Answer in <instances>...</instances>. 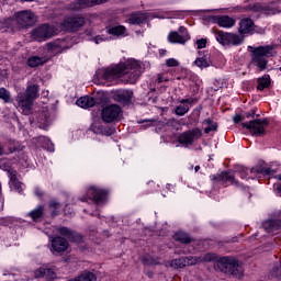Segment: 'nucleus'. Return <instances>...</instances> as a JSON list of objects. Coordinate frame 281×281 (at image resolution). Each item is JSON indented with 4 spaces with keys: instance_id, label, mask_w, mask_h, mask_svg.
<instances>
[{
    "instance_id": "obj_1",
    "label": "nucleus",
    "mask_w": 281,
    "mask_h": 281,
    "mask_svg": "<svg viewBox=\"0 0 281 281\" xmlns=\"http://www.w3.org/2000/svg\"><path fill=\"white\" fill-rule=\"evenodd\" d=\"M142 74H144L142 63L135 58H128L112 68L98 71V76H100L102 80L113 82V80H117V78H123V81L130 85H135Z\"/></svg>"
},
{
    "instance_id": "obj_2",
    "label": "nucleus",
    "mask_w": 281,
    "mask_h": 281,
    "mask_svg": "<svg viewBox=\"0 0 281 281\" xmlns=\"http://www.w3.org/2000/svg\"><path fill=\"white\" fill-rule=\"evenodd\" d=\"M216 260L220 269L225 273H232V276H236V278H240L243 276L238 260L232 257H222L217 259L215 254L207 252L200 257H193V265H201V262H216Z\"/></svg>"
},
{
    "instance_id": "obj_3",
    "label": "nucleus",
    "mask_w": 281,
    "mask_h": 281,
    "mask_svg": "<svg viewBox=\"0 0 281 281\" xmlns=\"http://www.w3.org/2000/svg\"><path fill=\"white\" fill-rule=\"evenodd\" d=\"M36 23V14L31 10H22L14 14V18H9L5 25L9 30H24V27H32Z\"/></svg>"
},
{
    "instance_id": "obj_4",
    "label": "nucleus",
    "mask_w": 281,
    "mask_h": 281,
    "mask_svg": "<svg viewBox=\"0 0 281 281\" xmlns=\"http://www.w3.org/2000/svg\"><path fill=\"white\" fill-rule=\"evenodd\" d=\"M38 86L31 85L26 87L25 93H19L15 98L19 109L23 115H30L32 113V106H34V100L38 98Z\"/></svg>"
},
{
    "instance_id": "obj_5",
    "label": "nucleus",
    "mask_w": 281,
    "mask_h": 281,
    "mask_svg": "<svg viewBox=\"0 0 281 281\" xmlns=\"http://www.w3.org/2000/svg\"><path fill=\"white\" fill-rule=\"evenodd\" d=\"M249 52H251V64L259 69V71H265L267 69V65L269 60L267 58H271L273 56V46H248Z\"/></svg>"
},
{
    "instance_id": "obj_6",
    "label": "nucleus",
    "mask_w": 281,
    "mask_h": 281,
    "mask_svg": "<svg viewBox=\"0 0 281 281\" xmlns=\"http://www.w3.org/2000/svg\"><path fill=\"white\" fill-rule=\"evenodd\" d=\"M215 38L220 45L224 47H232L243 45V37L235 33H227L224 31L215 32Z\"/></svg>"
},
{
    "instance_id": "obj_7",
    "label": "nucleus",
    "mask_w": 281,
    "mask_h": 281,
    "mask_svg": "<svg viewBox=\"0 0 281 281\" xmlns=\"http://www.w3.org/2000/svg\"><path fill=\"white\" fill-rule=\"evenodd\" d=\"M87 20L78 15H67L61 22V30L65 32H78L80 27H85Z\"/></svg>"
},
{
    "instance_id": "obj_8",
    "label": "nucleus",
    "mask_w": 281,
    "mask_h": 281,
    "mask_svg": "<svg viewBox=\"0 0 281 281\" xmlns=\"http://www.w3.org/2000/svg\"><path fill=\"white\" fill-rule=\"evenodd\" d=\"M201 137H203V132L201 128L195 127L181 133L178 136V143L188 148V146H192L194 142H196V139H201Z\"/></svg>"
},
{
    "instance_id": "obj_9",
    "label": "nucleus",
    "mask_w": 281,
    "mask_h": 281,
    "mask_svg": "<svg viewBox=\"0 0 281 281\" xmlns=\"http://www.w3.org/2000/svg\"><path fill=\"white\" fill-rule=\"evenodd\" d=\"M56 32V27L48 24H42L33 29L31 34L34 41L43 43V41H47V38H52V36H55Z\"/></svg>"
},
{
    "instance_id": "obj_10",
    "label": "nucleus",
    "mask_w": 281,
    "mask_h": 281,
    "mask_svg": "<svg viewBox=\"0 0 281 281\" xmlns=\"http://www.w3.org/2000/svg\"><path fill=\"white\" fill-rule=\"evenodd\" d=\"M120 115H122V108L117 104L109 105L101 112L103 122H106L108 124H111V122H117V120H120Z\"/></svg>"
},
{
    "instance_id": "obj_11",
    "label": "nucleus",
    "mask_w": 281,
    "mask_h": 281,
    "mask_svg": "<svg viewBox=\"0 0 281 281\" xmlns=\"http://www.w3.org/2000/svg\"><path fill=\"white\" fill-rule=\"evenodd\" d=\"M87 199H90L95 203V205H102L106 201V191L90 187L87 191V195L81 201H87Z\"/></svg>"
},
{
    "instance_id": "obj_12",
    "label": "nucleus",
    "mask_w": 281,
    "mask_h": 281,
    "mask_svg": "<svg viewBox=\"0 0 281 281\" xmlns=\"http://www.w3.org/2000/svg\"><path fill=\"white\" fill-rule=\"evenodd\" d=\"M190 40V33L188 29L180 26L178 32H170L168 35L169 43H177L179 45H186Z\"/></svg>"
},
{
    "instance_id": "obj_13",
    "label": "nucleus",
    "mask_w": 281,
    "mask_h": 281,
    "mask_svg": "<svg viewBox=\"0 0 281 281\" xmlns=\"http://www.w3.org/2000/svg\"><path fill=\"white\" fill-rule=\"evenodd\" d=\"M244 128H248L252 135H265V127L267 126V120H254L249 123H243Z\"/></svg>"
},
{
    "instance_id": "obj_14",
    "label": "nucleus",
    "mask_w": 281,
    "mask_h": 281,
    "mask_svg": "<svg viewBox=\"0 0 281 281\" xmlns=\"http://www.w3.org/2000/svg\"><path fill=\"white\" fill-rule=\"evenodd\" d=\"M249 172L252 177H258V175H271V168L256 166L252 167L251 169H241V172L238 171L237 175H239L241 179H247Z\"/></svg>"
},
{
    "instance_id": "obj_15",
    "label": "nucleus",
    "mask_w": 281,
    "mask_h": 281,
    "mask_svg": "<svg viewBox=\"0 0 281 281\" xmlns=\"http://www.w3.org/2000/svg\"><path fill=\"white\" fill-rule=\"evenodd\" d=\"M192 266H194L193 257H183L165 262V267H171V269H183V267Z\"/></svg>"
},
{
    "instance_id": "obj_16",
    "label": "nucleus",
    "mask_w": 281,
    "mask_h": 281,
    "mask_svg": "<svg viewBox=\"0 0 281 281\" xmlns=\"http://www.w3.org/2000/svg\"><path fill=\"white\" fill-rule=\"evenodd\" d=\"M67 249H69V243L67 241V239L60 236H57L52 239L50 251L53 254H64V251H67Z\"/></svg>"
},
{
    "instance_id": "obj_17",
    "label": "nucleus",
    "mask_w": 281,
    "mask_h": 281,
    "mask_svg": "<svg viewBox=\"0 0 281 281\" xmlns=\"http://www.w3.org/2000/svg\"><path fill=\"white\" fill-rule=\"evenodd\" d=\"M34 278H47L48 280H54L56 278V272L49 266L44 265L34 271Z\"/></svg>"
},
{
    "instance_id": "obj_18",
    "label": "nucleus",
    "mask_w": 281,
    "mask_h": 281,
    "mask_svg": "<svg viewBox=\"0 0 281 281\" xmlns=\"http://www.w3.org/2000/svg\"><path fill=\"white\" fill-rule=\"evenodd\" d=\"M213 180L217 181L218 183H222V186H234L236 183V180L234 179V173L223 171L222 173L217 176H213Z\"/></svg>"
},
{
    "instance_id": "obj_19",
    "label": "nucleus",
    "mask_w": 281,
    "mask_h": 281,
    "mask_svg": "<svg viewBox=\"0 0 281 281\" xmlns=\"http://www.w3.org/2000/svg\"><path fill=\"white\" fill-rule=\"evenodd\" d=\"M9 186L11 190H15L16 192H23V183L19 181V173L16 172V170L9 171Z\"/></svg>"
},
{
    "instance_id": "obj_20",
    "label": "nucleus",
    "mask_w": 281,
    "mask_h": 281,
    "mask_svg": "<svg viewBox=\"0 0 281 281\" xmlns=\"http://www.w3.org/2000/svg\"><path fill=\"white\" fill-rule=\"evenodd\" d=\"M262 227L265 232L268 234H273V232H278L281 228V217L278 220H267L262 223Z\"/></svg>"
},
{
    "instance_id": "obj_21",
    "label": "nucleus",
    "mask_w": 281,
    "mask_h": 281,
    "mask_svg": "<svg viewBox=\"0 0 281 281\" xmlns=\"http://www.w3.org/2000/svg\"><path fill=\"white\" fill-rule=\"evenodd\" d=\"M106 32L111 36H115V38H125V36H128V30L124 25L111 26Z\"/></svg>"
},
{
    "instance_id": "obj_22",
    "label": "nucleus",
    "mask_w": 281,
    "mask_h": 281,
    "mask_svg": "<svg viewBox=\"0 0 281 281\" xmlns=\"http://www.w3.org/2000/svg\"><path fill=\"white\" fill-rule=\"evenodd\" d=\"M239 34H250L254 32V20L249 18H245L239 22L238 27Z\"/></svg>"
},
{
    "instance_id": "obj_23",
    "label": "nucleus",
    "mask_w": 281,
    "mask_h": 281,
    "mask_svg": "<svg viewBox=\"0 0 281 281\" xmlns=\"http://www.w3.org/2000/svg\"><path fill=\"white\" fill-rule=\"evenodd\" d=\"M194 102V99H182L180 105L176 108V115L183 116L188 111H190V104Z\"/></svg>"
},
{
    "instance_id": "obj_24",
    "label": "nucleus",
    "mask_w": 281,
    "mask_h": 281,
    "mask_svg": "<svg viewBox=\"0 0 281 281\" xmlns=\"http://www.w3.org/2000/svg\"><path fill=\"white\" fill-rule=\"evenodd\" d=\"M76 104L81 109H91L95 106V99L90 95L81 97L76 101Z\"/></svg>"
},
{
    "instance_id": "obj_25",
    "label": "nucleus",
    "mask_w": 281,
    "mask_h": 281,
    "mask_svg": "<svg viewBox=\"0 0 281 281\" xmlns=\"http://www.w3.org/2000/svg\"><path fill=\"white\" fill-rule=\"evenodd\" d=\"M216 23L220 27L229 29V27H234V25H236V20H234L233 18H231L228 15H221V16L216 18Z\"/></svg>"
},
{
    "instance_id": "obj_26",
    "label": "nucleus",
    "mask_w": 281,
    "mask_h": 281,
    "mask_svg": "<svg viewBox=\"0 0 281 281\" xmlns=\"http://www.w3.org/2000/svg\"><path fill=\"white\" fill-rule=\"evenodd\" d=\"M147 19L146 13H133L127 21L131 25H142Z\"/></svg>"
},
{
    "instance_id": "obj_27",
    "label": "nucleus",
    "mask_w": 281,
    "mask_h": 281,
    "mask_svg": "<svg viewBox=\"0 0 281 281\" xmlns=\"http://www.w3.org/2000/svg\"><path fill=\"white\" fill-rule=\"evenodd\" d=\"M69 281H98V277H95V273L90 271H85L78 277L70 279Z\"/></svg>"
},
{
    "instance_id": "obj_28",
    "label": "nucleus",
    "mask_w": 281,
    "mask_h": 281,
    "mask_svg": "<svg viewBox=\"0 0 281 281\" xmlns=\"http://www.w3.org/2000/svg\"><path fill=\"white\" fill-rule=\"evenodd\" d=\"M43 214H45V209L43 206H37L34 210H32L29 213L30 218H32V221H41V218H43Z\"/></svg>"
},
{
    "instance_id": "obj_29",
    "label": "nucleus",
    "mask_w": 281,
    "mask_h": 281,
    "mask_svg": "<svg viewBox=\"0 0 281 281\" xmlns=\"http://www.w3.org/2000/svg\"><path fill=\"white\" fill-rule=\"evenodd\" d=\"M271 85V77L269 75H263L262 78L258 79V91H265Z\"/></svg>"
},
{
    "instance_id": "obj_30",
    "label": "nucleus",
    "mask_w": 281,
    "mask_h": 281,
    "mask_svg": "<svg viewBox=\"0 0 281 281\" xmlns=\"http://www.w3.org/2000/svg\"><path fill=\"white\" fill-rule=\"evenodd\" d=\"M173 238H175V240H178V243H182L183 245H188L192 240L190 238V235H188V233H184V232L176 233Z\"/></svg>"
},
{
    "instance_id": "obj_31",
    "label": "nucleus",
    "mask_w": 281,
    "mask_h": 281,
    "mask_svg": "<svg viewBox=\"0 0 281 281\" xmlns=\"http://www.w3.org/2000/svg\"><path fill=\"white\" fill-rule=\"evenodd\" d=\"M0 100H2V102H4V104H11L12 93L8 89L1 87L0 88Z\"/></svg>"
},
{
    "instance_id": "obj_32",
    "label": "nucleus",
    "mask_w": 281,
    "mask_h": 281,
    "mask_svg": "<svg viewBox=\"0 0 281 281\" xmlns=\"http://www.w3.org/2000/svg\"><path fill=\"white\" fill-rule=\"evenodd\" d=\"M58 232H59V234H61V236H68V238H71V236H72V238H75V240L77 241V243H80V240H82V236H80V235H75L74 233H71V231H69V228H67V227H59L58 228Z\"/></svg>"
},
{
    "instance_id": "obj_33",
    "label": "nucleus",
    "mask_w": 281,
    "mask_h": 281,
    "mask_svg": "<svg viewBox=\"0 0 281 281\" xmlns=\"http://www.w3.org/2000/svg\"><path fill=\"white\" fill-rule=\"evenodd\" d=\"M193 65L195 67H199V69H207L212 65V61L205 59V57H198L194 61Z\"/></svg>"
},
{
    "instance_id": "obj_34",
    "label": "nucleus",
    "mask_w": 281,
    "mask_h": 281,
    "mask_svg": "<svg viewBox=\"0 0 281 281\" xmlns=\"http://www.w3.org/2000/svg\"><path fill=\"white\" fill-rule=\"evenodd\" d=\"M40 140L44 142L40 144L41 148H45V150H48L49 153H54V143L46 136H40Z\"/></svg>"
},
{
    "instance_id": "obj_35",
    "label": "nucleus",
    "mask_w": 281,
    "mask_h": 281,
    "mask_svg": "<svg viewBox=\"0 0 281 281\" xmlns=\"http://www.w3.org/2000/svg\"><path fill=\"white\" fill-rule=\"evenodd\" d=\"M27 65L29 67H38L40 65H43V58L37 56L30 57L27 60Z\"/></svg>"
},
{
    "instance_id": "obj_36",
    "label": "nucleus",
    "mask_w": 281,
    "mask_h": 281,
    "mask_svg": "<svg viewBox=\"0 0 281 281\" xmlns=\"http://www.w3.org/2000/svg\"><path fill=\"white\" fill-rule=\"evenodd\" d=\"M49 49H65V41H57L48 43Z\"/></svg>"
},
{
    "instance_id": "obj_37",
    "label": "nucleus",
    "mask_w": 281,
    "mask_h": 281,
    "mask_svg": "<svg viewBox=\"0 0 281 281\" xmlns=\"http://www.w3.org/2000/svg\"><path fill=\"white\" fill-rule=\"evenodd\" d=\"M205 124H207V127L204 128V133H212V131H216L218 128V125L212 124V120L206 119Z\"/></svg>"
},
{
    "instance_id": "obj_38",
    "label": "nucleus",
    "mask_w": 281,
    "mask_h": 281,
    "mask_svg": "<svg viewBox=\"0 0 281 281\" xmlns=\"http://www.w3.org/2000/svg\"><path fill=\"white\" fill-rule=\"evenodd\" d=\"M102 124H100V122H94L91 124L90 126V131H92V133L100 135V133H102Z\"/></svg>"
},
{
    "instance_id": "obj_39",
    "label": "nucleus",
    "mask_w": 281,
    "mask_h": 281,
    "mask_svg": "<svg viewBox=\"0 0 281 281\" xmlns=\"http://www.w3.org/2000/svg\"><path fill=\"white\" fill-rule=\"evenodd\" d=\"M131 98H133L132 92H123L119 94V102H131Z\"/></svg>"
},
{
    "instance_id": "obj_40",
    "label": "nucleus",
    "mask_w": 281,
    "mask_h": 281,
    "mask_svg": "<svg viewBox=\"0 0 281 281\" xmlns=\"http://www.w3.org/2000/svg\"><path fill=\"white\" fill-rule=\"evenodd\" d=\"M144 265H159V260L150 256H145L142 258Z\"/></svg>"
},
{
    "instance_id": "obj_41",
    "label": "nucleus",
    "mask_w": 281,
    "mask_h": 281,
    "mask_svg": "<svg viewBox=\"0 0 281 281\" xmlns=\"http://www.w3.org/2000/svg\"><path fill=\"white\" fill-rule=\"evenodd\" d=\"M165 64L167 67H179L180 65L179 60L176 58L166 59Z\"/></svg>"
},
{
    "instance_id": "obj_42",
    "label": "nucleus",
    "mask_w": 281,
    "mask_h": 281,
    "mask_svg": "<svg viewBox=\"0 0 281 281\" xmlns=\"http://www.w3.org/2000/svg\"><path fill=\"white\" fill-rule=\"evenodd\" d=\"M93 43H95V45H100V43H104L106 41H109V37L104 36V35H97L95 37L92 38Z\"/></svg>"
},
{
    "instance_id": "obj_43",
    "label": "nucleus",
    "mask_w": 281,
    "mask_h": 281,
    "mask_svg": "<svg viewBox=\"0 0 281 281\" xmlns=\"http://www.w3.org/2000/svg\"><path fill=\"white\" fill-rule=\"evenodd\" d=\"M60 207V203L57 201L53 200L49 202V209L53 211V216H56V211Z\"/></svg>"
},
{
    "instance_id": "obj_44",
    "label": "nucleus",
    "mask_w": 281,
    "mask_h": 281,
    "mask_svg": "<svg viewBox=\"0 0 281 281\" xmlns=\"http://www.w3.org/2000/svg\"><path fill=\"white\" fill-rule=\"evenodd\" d=\"M49 126V115L44 114V120L40 121V128H47Z\"/></svg>"
},
{
    "instance_id": "obj_45",
    "label": "nucleus",
    "mask_w": 281,
    "mask_h": 281,
    "mask_svg": "<svg viewBox=\"0 0 281 281\" xmlns=\"http://www.w3.org/2000/svg\"><path fill=\"white\" fill-rule=\"evenodd\" d=\"M113 133H115L114 128L102 127V132L100 133V135H105L106 137H111V135H113Z\"/></svg>"
},
{
    "instance_id": "obj_46",
    "label": "nucleus",
    "mask_w": 281,
    "mask_h": 281,
    "mask_svg": "<svg viewBox=\"0 0 281 281\" xmlns=\"http://www.w3.org/2000/svg\"><path fill=\"white\" fill-rule=\"evenodd\" d=\"M198 49H205V46L207 45V40L202 38L196 41Z\"/></svg>"
},
{
    "instance_id": "obj_47",
    "label": "nucleus",
    "mask_w": 281,
    "mask_h": 281,
    "mask_svg": "<svg viewBox=\"0 0 281 281\" xmlns=\"http://www.w3.org/2000/svg\"><path fill=\"white\" fill-rule=\"evenodd\" d=\"M243 120H244L243 115L237 114L234 116L233 122L235 124H238L239 122H243Z\"/></svg>"
},
{
    "instance_id": "obj_48",
    "label": "nucleus",
    "mask_w": 281,
    "mask_h": 281,
    "mask_svg": "<svg viewBox=\"0 0 281 281\" xmlns=\"http://www.w3.org/2000/svg\"><path fill=\"white\" fill-rule=\"evenodd\" d=\"M254 115H256V110H251L250 112H246L244 114V117L249 119V117H254Z\"/></svg>"
},
{
    "instance_id": "obj_49",
    "label": "nucleus",
    "mask_w": 281,
    "mask_h": 281,
    "mask_svg": "<svg viewBox=\"0 0 281 281\" xmlns=\"http://www.w3.org/2000/svg\"><path fill=\"white\" fill-rule=\"evenodd\" d=\"M158 82H168V77H166L164 75H159L158 76Z\"/></svg>"
},
{
    "instance_id": "obj_50",
    "label": "nucleus",
    "mask_w": 281,
    "mask_h": 281,
    "mask_svg": "<svg viewBox=\"0 0 281 281\" xmlns=\"http://www.w3.org/2000/svg\"><path fill=\"white\" fill-rule=\"evenodd\" d=\"M34 193L36 196H43V190H41V188H35Z\"/></svg>"
},
{
    "instance_id": "obj_51",
    "label": "nucleus",
    "mask_w": 281,
    "mask_h": 281,
    "mask_svg": "<svg viewBox=\"0 0 281 281\" xmlns=\"http://www.w3.org/2000/svg\"><path fill=\"white\" fill-rule=\"evenodd\" d=\"M35 142H37L36 147L41 148V144H45V140H41V136L35 138Z\"/></svg>"
},
{
    "instance_id": "obj_52",
    "label": "nucleus",
    "mask_w": 281,
    "mask_h": 281,
    "mask_svg": "<svg viewBox=\"0 0 281 281\" xmlns=\"http://www.w3.org/2000/svg\"><path fill=\"white\" fill-rule=\"evenodd\" d=\"M5 155V150L3 149V146L0 145V156Z\"/></svg>"
},
{
    "instance_id": "obj_53",
    "label": "nucleus",
    "mask_w": 281,
    "mask_h": 281,
    "mask_svg": "<svg viewBox=\"0 0 281 281\" xmlns=\"http://www.w3.org/2000/svg\"><path fill=\"white\" fill-rule=\"evenodd\" d=\"M277 190H278L279 194H281V183L277 184Z\"/></svg>"
},
{
    "instance_id": "obj_54",
    "label": "nucleus",
    "mask_w": 281,
    "mask_h": 281,
    "mask_svg": "<svg viewBox=\"0 0 281 281\" xmlns=\"http://www.w3.org/2000/svg\"><path fill=\"white\" fill-rule=\"evenodd\" d=\"M199 170H201V167H200V166H195V167H194V171H195V172H199Z\"/></svg>"
},
{
    "instance_id": "obj_55",
    "label": "nucleus",
    "mask_w": 281,
    "mask_h": 281,
    "mask_svg": "<svg viewBox=\"0 0 281 281\" xmlns=\"http://www.w3.org/2000/svg\"><path fill=\"white\" fill-rule=\"evenodd\" d=\"M277 274L281 276V267L277 269Z\"/></svg>"
},
{
    "instance_id": "obj_56",
    "label": "nucleus",
    "mask_w": 281,
    "mask_h": 281,
    "mask_svg": "<svg viewBox=\"0 0 281 281\" xmlns=\"http://www.w3.org/2000/svg\"><path fill=\"white\" fill-rule=\"evenodd\" d=\"M203 12H210V10H204Z\"/></svg>"
},
{
    "instance_id": "obj_57",
    "label": "nucleus",
    "mask_w": 281,
    "mask_h": 281,
    "mask_svg": "<svg viewBox=\"0 0 281 281\" xmlns=\"http://www.w3.org/2000/svg\"><path fill=\"white\" fill-rule=\"evenodd\" d=\"M271 14H276V11H272Z\"/></svg>"
},
{
    "instance_id": "obj_58",
    "label": "nucleus",
    "mask_w": 281,
    "mask_h": 281,
    "mask_svg": "<svg viewBox=\"0 0 281 281\" xmlns=\"http://www.w3.org/2000/svg\"><path fill=\"white\" fill-rule=\"evenodd\" d=\"M25 1H34V0H25Z\"/></svg>"
}]
</instances>
